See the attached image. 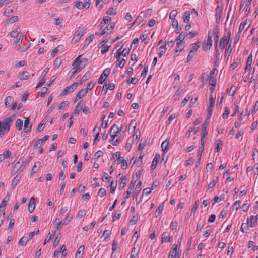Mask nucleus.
<instances>
[{
	"mask_svg": "<svg viewBox=\"0 0 258 258\" xmlns=\"http://www.w3.org/2000/svg\"><path fill=\"white\" fill-rule=\"evenodd\" d=\"M16 116L15 114L10 115L5 119L3 122L0 121V135H5L10 130L12 123L15 120Z\"/></svg>",
	"mask_w": 258,
	"mask_h": 258,
	"instance_id": "1",
	"label": "nucleus"
},
{
	"mask_svg": "<svg viewBox=\"0 0 258 258\" xmlns=\"http://www.w3.org/2000/svg\"><path fill=\"white\" fill-rule=\"evenodd\" d=\"M81 55H79L74 61L73 64L75 66L73 69L81 70L88 64V59L86 58H83L80 60Z\"/></svg>",
	"mask_w": 258,
	"mask_h": 258,
	"instance_id": "2",
	"label": "nucleus"
},
{
	"mask_svg": "<svg viewBox=\"0 0 258 258\" xmlns=\"http://www.w3.org/2000/svg\"><path fill=\"white\" fill-rule=\"evenodd\" d=\"M231 36V33L228 32L226 34H225L221 39L220 41V48L221 49H224L225 47L228 45L229 40Z\"/></svg>",
	"mask_w": 258,
	"mask_h": 258,
	"instance_id": "3",
	"label": "nucleus"
},
{
	"mask_svg": "<svg viewBox=\"0 0 258 258\" xmlns=\"http://www.w3.org/2000/svg\"><path fill=\"white\" fill-rule=\"evenodd\" d=\"M78 86L77 83H74L70 86H69L65 88L63 91L61 93V96H64L67 95L68 93H71L75 91Z\"/></svg>",
	"mask_w": 258,
	"mask_h": 258,
	"instance_id": "4",
	"label": "nucleus"
},
{
	"mask_svg": "<svg viewBox=\"0 0 258 258\" xmlns=\"http://www.w3.org/2000/svg\"><path fill=\"white\" fill-rule=\"evenodd\" d=\"M84 30L83 28L77 30L75 33L73 40H74L75 42L78 41L84 35Z\"/></svg>",
	"mask_w": 258,
	"mask_h": 258,
	"instance_id": "5",
	"label": "nucleus"
},
{
	"mask_svg": "<svg viewBox=\"0 0 258 258\" xmlns=\"http://www.w3.org/2000/svg\"><path fill=\"white\" fill-rule=\"evenodd\" d=\"M126 127L125 126L121 125L119 128L117 125L114 124V130L117 131V133L120 134V137H124L125 135Z\"/></svg>",
	"mask_w": 258,
	"mask_h": 258,
	"instance_id": "6",
	"label": "nucleus"
},
{
	"mask_svg": "<svg viewBox=\"0 0 258 258\" xmlns=\"http://www.w3.org/2000/svg\"><path fill=\"white\" fill-rule=\"evenodd\" d=\"M117 178H119L120 180H121V182L120 183V184L119 185L118 188L119 189H122L125 186V185L128 182V179L125 176H123V175L122 174H119L118 175Z\"/></svg>",
	"mask_w": 258,
	"mask_h": 258,
	"instance_id": "7",
	"label": "nucleus"
},
{
	"mask_svg": "<svg viewBox=\"0 0 258 258\" xmlns=\"http://www.w3.org/2000/svg\"><path fill=\"white\" fill-rule=\"evenodd\" d=\"M210 123V119L209 118H207L203 125H202V134L204 135V136H207L208 134V132L207 131V127L209 125V124Z\"/></svg>",
	"mask_w": 258,
	"mask_h": 258,
	"instance_id": "8",
	"label": "nucleus"
},
{
	"mask_svg": "<svg viewBox=\"0 0 258 258\" xmlns=\"http://www.w3.org/2000/svg\"><path fill=\"white\" fill-rule=\"evenodd\" d=\"M117 164H121V168L122 169H125L127 167V163L126 160H124L122 157H118L117 158Z\"/></svg>",
	"mask_w": 258,
	"mask_h": 258,
	"instance_id": "9",
	"label": "nucleus"
},
{
	"mask_svg": "<svg viewBox=\"0 0 258 258\" xmlns=\"http://www.w3.org/2000/svg\"><path fill=\"white\" fill-rule=\"evenodd\" d=\"M111 18L109 16H105L103 17V19L101 20L99 27L100 29H102L105 24H109V23H111Z\"/></svg>",
	"mask_w": 258,
	"mask_h": 258,
	"instance_id": "10",
	"label": "nucleus"
},
{
	"mask_svg": "<svg viewBox=\"0 0 258 258\" xmlns=\"http://www.w3.org/2000/svg\"><path fill=\"white\" fill-rule=\"evenodd\" d=\"M257 220L256 219L255 216H251L250 218L247 220V224L249 225L250 227H253L257 223Z\"/></svg>",
	"mask_w": 258,
	"mask_h": 258,
	"instance_id": "11",
	"label": "nucleus"
},
{
	"mask_svg": "<svg viewBox=\"0 0 258 258\" xmlns=\"http://www.w3.org/2000/svg\"><path fill=\"white\" fill-rule=\"evenodd\" d=\"M35 208V199L34 197H31L30 198L29 205H28V210L30 213H32Z\"/></svg>",
	"mask_w": 258,
	"mask_h": 258,
	"instance_id": "12",
	"label": "nucleus"
},
{
	"mask_svg": "<svg viewBox=\"0 0 258 258\" xmlns=\"http://www.w3.org/2000/svg\"><path fill=\"white\" fill-rule=\"evenodd\" d=\"M87 93V89H82L76 95L75 98V101H78L79 99L82 98L83 97L85 96V95Z\"/></svg>",
	"mask_w": 258,
	"mask_h": 258,
	"instance_id": "13",
	"label": "nucleus"
},
{
	"mask_svg": "<svg viewBox=\"0 0 258 258\" xmlns=\"http://www.w3.org/2000/svg\"><path fill=\"white\" fill-rule=\"evenodd\" d=\"M216 83V78L214 76H211L209 82V85L210 86L209 89L211 93H212L215 89Z\"/></svg>",
	"mask_w": 258,
	"mask_h": 258,
	"instance_id": "14",
	"label": "nucleus"
},
{
	"mask_svg": "<svg viewBox=\"0 0 258 258\" xmlns=\"http://www.w3.org/2000/svg\"><path fill=\"white\" fill-rule=\"evenodd\" d=\"M160 158V155L158 154H156L154 157L153 160L152 162L151 168L152 170H154L158 163L159 160Z\"/></svg>",
	"mask_w": 258,
	"mask_h": 258,
	"instance_id": "15",
	"label": "nucleus"
},
{
	"mask_svg": "<svg viewBox=\"0 0 258 258\" xmlns=\"http://www.w3.org/2000/svg\"><path fill=\"white\" fill-rule=\"evenodd\" d=\"M123 137H120V134L117 133V131L114 130V146L117 145Z\"/></svg>",
	"mask_w": 258,
	"mask_h": 258,
	"instance_id": "16",
	"label": "nucleus"
},
{
	"mask_svg": "<svg viewBox=\"0 0 258 258\" xmlns=\"http://www.w3.org/2000/svg\"><path fill=\"white\" fill-rule=\"evenodd\" d=\"M130 50H126L125 49H124L122 51H120V49H119L117 51V54L116 56V58L117 59H118V61H119V58L122 56L123 57H125L126 56L127 54L129 53Z\"/></svg>",
	"mask_w": 258,
	"mask_h": 258,
	"instance_id": "17",
	"label": "nucleus"
},
{
	"mask_svg": "<svg viewBox=\"0 0 258 258\" xmlns=\"http://www.w3.org/2000/svg\"><path fill=\"white\" fill-rule=\"evenodd\" d=\"M22 33L18 30H14L10 33V36L14 38H18V37H22Z\"/></svg>",
	"mask_w": 258,
	"mask_h": 258,
	"instance_id": "18",
	"label": "nucleus"
},
{
	"mask_svg": "<svg viewBox=\"0 0 258 258\" xmlns=\"http://www.w3.org/2000/svg\"><path fill=\"white\" fill-rule=\"evenodd\" d=\"M136 182V180H135L134 179H132V180L130 184L129 187H128L127 192H126L127 197H128V196L131 194L132 191L134 188Z\"/></svg>",
	"mask_w": 258,
	"mask_h": 258,
	"instance_id": "19",
	"label": "nucleus"
},
{
	"mask_svg": "<svg viewBox=\"0 0 258 258\" xmlns=\"http://www.w3.org/2000/svg\"><path fill=\"white\" fill-rule=\"evenodd\" d=\"M30 123V120L29 118H27L24 122V130H25V132L26 133H28L31 131V128L32 127V124H30L29 126H28V125Z\"/></svg>",
	"mask_w": 258,
	"mask_h": 258,
	"instance_id": "20",
	"label": "nucleus"
},
{
	"mask_svg": "<svg viewBox=\"0 0 258 258\" xmlns=\"http://www.w3.org/2000/svg\"><path fill=\"white\" fill-rule=\"evenodd\" d=\"M14 102V98L12 96H8L5 99V104L6 107H10Z\"/></svg>",
	"mask_w": 258,
	"mask_h": 258,
	"instance_id": "21",
	"label": "nucleus"
},
{
	"mask_svg": "<svg viewBox=\"0 0 258 258\" xmlns=\"http://www.w3.org/2000/svg\"><path fill=\"white\" fill-rule=\"evenodd\" d=\"M85 249L84 245H81L79 247V248L77 250V252L75 254V258H81L82 253L81 252H83Z\"/></svg>",
	"mask_w": 258,
	"mask_h": 258,
	"instance_id": "22",
	"label": "nucleus"
},
{
	"mask_svg": "<svg viewBox=\"0 0 258 258\" xmlns=\"http://www.w3.org/2000/svg\"><path fill=\"white\" fill-rule=\"evenodd\" d=\"M112 30H113V26L111 24V23H109V24H108V25L104 28L100 35H103L106 33H107L109 31H110V32H111Z\"/></svg>",
	"mask_w": 258,
	"mask_h": 258,
	"instance_id": "23",
	"label": "nucleus"
},
{
	"mask_svg": "<svg viewBox=\"0 0 258 258\" xmlns=\"http://www.w3.org/2000/svg\"><path fill=\"white\" fill-rule=\"evenodd\" d=\"M10 197V194L9 192H8L7 194L6 195V196L5 197V198L3 200L1 204L0 205V208L5 207L7 205V202L9 201Z\"/></svg>",
	"mask_w": 258,
	"mask_h": 258,
	"instance_id": "24",
	"label": "nucleus"
},
{
	"mask_svg": "<svg viewBox=\"0 0 258 258\" xmlns=\"http://www.w3.org/2000/svg\"><path fill=\"white\" fill-rule=\"evenodd\" d=\"M30 76V73L28 72L25 71L19 73V76L21 80L27 79Z\"/></svg>",
	"mask_w": 258,
	"mask_h": 258,
	"instance_id": "25",
	"label": "nucleus"
},
{
	"mask_svg": "<svg viewBox=\"0 0 258 258\" xmlns=\"http://www.w3.org/2000/svg\"><path fill=\"white\" fill-rule=\"evenodd\" d=\"M82 101V100L79 101L76 106L75 110L74 111L75 114H78L80 111L82 109L83 105Z\"/></svg>",
	"mask_w": 258,
	"mask_h": 258,
	"instance_id": "26",
	"label": "nucleus"
},
{
	"mask_svg": "<svg viewBox=\"0 0 258 258\" xmlns=\"http://www.w3.org/2000/svg\"><path fill=\"white\" fill-rule=\"evenodd\" d=\"M247 25V23L245 21V22H243L242 23H241L239 26V30H238V32L237 33V35H238L239 34L241 33V31L244 29L245 28V31L246 30H247V29L249 27V26H247L246 27V26Z\"/></svg>",
	"mask_w": 258,
	"mask_h": 258,
	"instance_id": "27",
	"label": "nucleus"
},
{
	"mask_svg": "<svg viewBox=\"0 0 258 258\" xmlns=\"http://www.w3.org/2000/svg\"><path fill=\"white\" fill-rule=\"evenodd\" d=\"M185 35H186V33L183 32H182L178 35V36L176 38V39L175 40V42H176L181 43L183 41V40L184 39Z\"/></svg>",
	"mask_w": 258,
	"mask_h": 258,
	"instance_id": "28",
	"label": "nucleus"
},
{
	"mask_svg": "<svg viewBox=\"0 0 258 258\" xmlns=\"http://www.w3.org/2000/svg\"><path fill=\"white\" fill-rule=\"evenodd\" d=\"M185 47V45L183 43L176 42V49L175 52H181Z\"/></svg>",
	"mask_w": 258,
	"mask_h": 258,
	"instance_id": "29",
	"label": "nucleus"
},
{
	"mask_svg": "<svg viewBox=\"0 0 258 258\" xmlns=\"http://www.w3.org/2000/svg\"><path fill=\"white\" fill-rule=\"evenodd\" d=\"M190 11H186L183 14V21L185 23H187L190 20Z\"/></svg>",
	"mask_w": 258,
	"mask_h": 258,
	"instance_id": "30",
	"label": "nucleus"
},
{
	"mask_svg": "<svg viewBox=\"0 0 258 258\" xmlns=\"http://www.w3.org/2000/svg\"><path fill=\"white\" fill-rule=\"evenodd\" d=\"M41 163L40 162H37L35 163L33 166L32 170H31V174H35L37 171L38 168L40 166Z\"/></svg>",
	"mask_w": 258,
	"mask_h": 258,
	"instance_id": "31",
	"label": "nucleus"
},
{
	"mask_svg": "<svg viewBox=\"0 0 258 258\" xmlns=\"http://www.w3.org/2000/svg\"><path fill=\"white\" fill-rule=\"evenodd\" d=\"M169 141L167 140L162 142L161 144L162 150L164 152H166L168 150Z\"/></svg>",
	"mask_w": 258,
	"mask_h": 258,
	"instance_id": "32",
	"label": "nucleus"
},
{
	"mask_svg": "<svg viewBox=\"0 0 258 258\" xmlns=\"http://www.w3.org/2000/svg\"><path fill=\"white\" fill-rule=\"evenodd\" d=\"M62 61L60 58L57 57L56 58L54 61L53 65L54 66L55 69H57L61 64Z\"/></svg>",
	"mask_w": 258,
	"mask_h": 258,
	"instance_id": "33",
	"label": "nucleus"
},
{
	"mask_svg": "<svg viewBox=\"0 0 258 258\" xmlns=\"http://www.w3.org/2000/svg\"><path fill=\"white\" fill-rule=\"evenodd\" d=\"M19 178H20L19 177V176L18 175L16 176L14 178V179L12 180L11 185V189L14 188L17 185V184H18V182L19 180Z\"/></svg>",
	"mask_w": 258,
	"mask_h": 258,
	"instance_id": "34",
	"label": "nucleus"
},
{
	"mask_svg": "<svg viewBox=\"0 0 258 258\" xmlns=\"http://www.w3.org/2000/svg\"><path fill=\"white\" fill-rule=\"evenodd\" d=\"M213 40L215 42H218L219 40L218 31L216 28L213 30Z\"/></svg>",
	"mask_w": 258,
	"mask_h": 258,
	"instance_id": "35",
	"label": "nucleus"
},
{
	"mask_svg": "<svg viewBox=\"0 0 258 258\" xmlns=\"http://www.w3.org/2000/svg\"><path fill=\"white\" fill-rule=\"evenodd\" d=\"M111 234V230H106L103 232L102 238H103V241L105 240Z\"/></svg>",
	"mask_w": 258,
	"mask_h": 258,
	"instance_id": "36",
	"label": "nucleus"
},
{
	"mask_svg": "<svg viewBox=\"0 0 258 258\" xmlns=\"http://www.w3.org/2000/svg\"><path fill=\"white\" fill-rule=\"evenodd\" d=\"M199 128H190L188 130V132L186 133L185 136L187 138H189L190 136V134L191 132H194V134H196L197 132H198Z\"/></svg>",
	"mask_w": 258,
	"mask_h": 258,
	"instance_id": "37",
	"label": "nucleus"
},
{
	"mask_svg": "<svg viewBox=\"0 0 258 258\" xmlns=\"http://www.w3.org/2000/svg\"><path fill=\"white\" fill-rule=\"evenodd\" d=\"M28 240L29 239L28 238V237L24 236L20 239L19 242V244L20 246H23L27 243Z\"/></svg>",
	"mask_w": 258,
	"mask_h": 258,
	"instance_id": "38",
	"label": "nucleus"
},
{
	"mask_svg": "<svg viewBox=\"0 0 258 258\" xmlns=\"http://www.w3.org/2000/svg\"><path fill=\"white\" fill-rule=\"evenodd\" d=\"M230 111V108L228 107H226L225 108V111L222 114V118L224 119H226L228 118Z\"/></svg>",
	"mask_w": 258,
	"mask_h": 258,
	"instance_id": "39",
	"label": "nucleus"
},
{
	"mask_svg": "<svg viewBox=\"0 0 258 258\" xmlns=\"http://www.w3.org/2000/svg\"><path fill=\"white\" fill-rule=\"evenodd\" d=\"M16 126L18 130H21L23 127V121L20 119H17L16 122Z\"/></svg>",
	"mask_w": 258,
	"mask_h": 258,
	"instance_id": "40",
	"label": "nucleus"
},
{
	"mask_svg": "<svg viewBox=\"0 0 258 258\" xmlns=\"http://www.w3.org/2000/svg\"><path fill=\"white\" fill-rule=\"evenodd\" d=\"M169 236V234L168 233V232L165 231L163 233L161 237L162 243H164L165 241L167 240Z\"/></svg>",
	"mask_w": 258,
	"mask_h": 258,
	"instance_id": "41",
	"label": "nucleus"
},
{
	"mask_svg": "<svg viewBox=\"0 0 258 258\" xmlns=\"http://www.w3.org/2000/svg\"><path fill=\"white\" fill-rule=\"evenodd\" d=\"M137 126V122L135 120H132L129 124L128 131H130L131 128L133 129V131H134Z\"/></svg>",
	"mask_w": 258,
	"mask_h": 258,
	"instance_id": "42",
	"label": "nucleus"
},
{
	"mask_svg": "<svg viewBox=\"0 0 258 258\" xmlns=\"http://www.w3.org/2000/svg\"><path fill=\"white\" fill-rule=\"evenodd\" d=\"M138 250L136 247L132 248L130 258H135L138 254Z\"/></svg>",
	"mask_w": 258,
	"mask_h": 258,
	"instance_id": "43",
	"label": "nucleus"
},
{
	"mask_svg": "<svg viewBox=\"0 0 258 258\" xmlns=\"http://www.w3.org/2000/svg\"><path fill=\"white\" fill-rule=\"evenodd\" d=\"M183 89L181 88H179L178 89L176 92L174 97L175 99L177 100L179 99V97L181 95Z\"/></svg>",
	"mask_w": 258,
	"mask_h": 258,
	"instance_id": "44",
	"label": "nucleus"
},
{
	"mask_svg": "<svg viewBox=\"0 0 258 258\" xmlns=\"http://www.w3.org/2000/svg\"><path fill=\"white\" fill-rule=\"evenodd\" d=\"M212 37L210 36L209 35H208V39L206 42V47L207 49H210V48L212 46Z\"/></svg>",
	"mask_w": 258,
	"mask_h": 258,
	"instance_id": "45",
	"label": "nucleus"
},
{
	"mask_svg": "<svg viewBox=\"0 0 258 258\" xmlns=\"http://www.w3.org/2000/svg\"><path fill=\"white\" fill-rule=\"evenodd\" d=\"M222 144V141L221 140H217L216 141L215 144L216 147L215 148V150L217 152H219L220 150V145Z\"/></svg>",
	"mask_w": 258,
	"mask_h": 258,
	"instance_id": "46",
	"label": "nucleus"
},
{
	"mask_svg": "<svg viewBox=\"0 0 258 258\" xmlns=\"http://www.w3.org/2000/svg\"><path fill=\"white\" fill-rule=\"evenodd\" d=\"M231 51H232L231 45V44H230L229 45L228 48L226 49V50H225V54H224L225 57H227V58L228 59Z\"/></svg>",
	"mask_w": 258,
	"mask_h": 258,
	"instance_id": "47",
	"label": "nucleus"
},
{
	"mask_svg": "<svg viewBox=\"0 0 258 258\" xmlns=\"http://www.w3.org/2000/svg\"><path fill=\"white\" fill-rule=\"evenodd\" d=\"M224 198V195H221L220 197H218V196H215L213 201V204H215L217 202H219L220 201H221V200H222Z\"/></svg>",
	"mask_w": 258,
	"mask_h": 258,
	"instance_id": "48",
	"label": "nucleus"
},
{
	"mask_svg": "<svg viewBox=\"0 0 258 258\" xmlns=\"http://www.w3.org/2000/svg\"><path fill=\"white\" fill-rule=\"evenodd\" d=\"M218 177H216V179H214L212 182L208 184V188H214V187L215 186L216 183L218 182Z\"/></svg>",
	"mask_w": 258,
	"mask_h": 258,
	"instance_id": "49",
	"label": "nucleus"
},
{
	"mask_svg": "<svg viewBox=\"0 0 258 258\" xmlns=\"http://www.w3.org/2000/svg\"><path fill=\"white\" fill-rule=\"evenodd\" d=\"M126 63V60L124 59H122L120 60V57L119 58V61L118 60L116 61V66H118L120 68H122L123 67Z\"/></svg>",
	"mask_w": 258,
	"mask_h": 258,
	"instance_id": "50",
	"label": "nucleus"
},
{
	"mask_svg": "<svg viewBox=\"0 0 258 258\" xmlns=\"http://www.w3.org/2000/svg\"><path fill=\"white\" fill-rule=\"evenodd\" d=\"M163 210V206L159 205L155 211L156 217H158L162 213Z\"/></svg>",
	"mask_w": 258,
	"mask_h": 258,
	"instance_id": "51",
	"label": "nucleus"
},
{
	"mask_svg": "<svg viewBox=\"0 0 258 258\" xmlns=\"http://www.w3.org/2000/svg\"><path fill=\"white\" fill-rule=\"evenodd\" d=\"M105 115H103L101 117V120L102 121V123L101 124V127L103 128H105L107 127L108 125V121L107 120H105Z\"/></svg>",
	"mask_w": 258,
	"mask_h": 258,
	"instance_id": "52",
	"label": "nucleus"
},
{
	"mask_svg": "<svg viewBox=\"0 0 258 258\" xmlns=\"http://www.w3.org/2000/svg\"><path fill=\"white\" fill-rule=\"evenodd\" d=\"M55 233L54 234H49L46 237V238L45 239L44 242V245L46 244L47 243L49 242L50 240H51L54 236Z\"/></svg>",
	"mask_w": 258,
	"mask_h": 258,
	"instance_id": "53",
	"label": "nucleus"
},
{
	"mask_svg": "<svg viewBox=\"0 0 258 258\" xmlns=\"http://www.w3.org/2000/svg\"><path fill=\"white\" fill-rule=\"evenodd\" d=\"M178 12L176 10H172L169 15V18L171 20H174L177 15Z\"/></svg>",
	"mask_w": 258,
	"mask_h": 258,
	"instance_id": "54",
	"label": "nucleus"
},
{
	"mask_svg": "<svg viewBox=\"0 0 258 258\" xmlns=\"http://www.w3.org/2000/svg\"><path fill=\"white\" fill-rule=\"evenodd\" d=\"M200 45H199V42L197 43H194L192 44V49L190 50V52L195 53L197 51L198 48H199Z\"/></svg>",
	"mask_w": 258,
	"mask_h": 258,
	"instance_id": "55",
	"label": "nucleus"
},
{
	"mask_svg": "<svg viewBox=\"0 0 258 258\" xmlns=\"http://www.w3.org/2000/svg\"><path fill=\"white\" fill-rule=\"evenodd\" d=\"M69 103L68 101H62L59 105V109L63 110L64 108L69 105Z\"/></svg>",
	"mask_w": 258,
	"mask_h": 258,
	"instance_id": "56",
	"label": "nucleus"
},
{
	"mask_svg": "<svg viewBox=\"0 0 258 258\" xmlns=\"http://www.w3.org/2000/svg\"><path fill=\"white\" fill-rule=\"evenodd\" d=\"M138 81V79L136 78H132L131 79H128L127 80L126 83L127 85H130L131 84H135Z\"/></svg>",
	"mask_w": 258,
	"mask_h": 258,
	"instance_id": "57",
	"label": "nucleus"
},
{
	"mask_svg": "<svg viewBox=\"0 0 258 258\" xmlns=\"http://www.w3.org/2000/svg\"><path fill=\"white\" fill-rule=\"evenodd\" d=\"M43 144L41 142L40 140H37L34 145V148L35 149H40L41 148V146Z\"/></svg>",
	"mask_w": 258,
	"mask_h": 258,
	"instance_id": "58",
	"label": "nucleus"
},
{
	"mask_svg": "<svg viewBox=\"0 0 258 258\" xmlns=\"http://www.w3.org/2000/svg\"><path fill=\"white\" fill-rule=\"evenodd\" d=\"M138 220V215H134L131 219L130 222L132 225H135L136 224Z\"/></svg>",
	"mask_w": 258,
	"mask_h": 258,
	"instance_id": "59",
	"label": "nucleus"
},
{
	"mask_svg": "<svg viewBox=\"0 0 258 258\" xmlns=\"http://www.w3.org/2000/svg\"><path fill=\"white\" fill-rule=\"evenodd\" d=\"M111 47L110 45L109 46L108 45H105V46H104L101 48V54H104L106 53L108 51V49H109V47Z\"/></svg>",
	"mask_w": 258,
	"mask_h": 258,
	"instance_id": "60",
	"label": "nucleus"
},
{
	"mask_svg": "<svg viewBox=\"0 0 258 258\" xmlns=\"http://www.w3.org/2000/svg\"><path fill=\"white\" fill-rule=\"evenodd\" d=\"M85 215V211L84 210H80L77 214V217L80 219Z\"/></svg>",
	"mask_w": 258,
	"mask_h": 258,
	"instance_id": "61",
	"label": "nucleus"
},
{
	"mask_svg": "<svg viewBox=\"0 0 258 258\" xmlns=\"http://www.w3.org/2000/svg\"><path fill=\"white\" fill-rule=\"evenodd\" d=\"M111 69L109 68H106L105 69L103 73H102L101 75L103 76L105 78L109 75V74L110 73Z\"/></svg>",
	"mask_w": 258,
	"mask_h": 258,
	"instance_id": "62",
	"label": "nucleus"
},
{
	"mask_svg": "<svg viewBox=\"0 0 258 258\" xmlns=\"http://www.w3.org/2000/svg\"><path fill=\"white\" fill-rule=\"evenodd\" d=\"M144 155L141 154L139 157L138 160L136 162V166L137 167H139L141 165L142 163V158L143 157Z\"/></svg>",
	"mask_w": 258,
	"mask_h": 258,
	"instance_id": "63",
	"label": "nucleus"
},
{
	"mask_svg": "<svg viewBox=\"0 0 258 258\" xmlns=\"http://www.w3.org/2000/svg\"><path fill=\"white\" fill-rule=\"evenodd\" d=\"M241 204L240 201H236L232 205L233 209L237 210Z\"/></svg>",
	"mask_w": 258,
	"mask_h": 258,
	"instance_id": "64",
	"label": "nucleus"
}]
</instances>
